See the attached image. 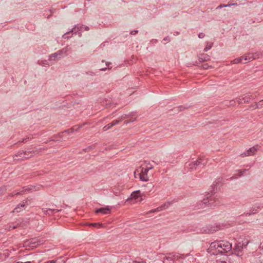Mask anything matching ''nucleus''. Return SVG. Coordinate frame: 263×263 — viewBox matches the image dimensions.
<instances>
[{
  "label": "nucleus",
  "mask_w": 263,
  "mask_h": 263,
  "mask_svg": "<svg viewBox=\"0 0 263 263\" xmlns=\"http://www.w3.org/2000/svg\"><path fill=\"white\" fill-rule=\"evenodd\" d=\"M232 243L228 241H215L210 243L207 252L211 255H217L224 254L232 250Z\"/></svg>",
  "instance_id": "obj_1"
},
{
  "label": "nucleus",
  "mask_w": 263,
  "mask_h": 263,
  "mask_svg": "<svg viewBox=\"0 0 263 263\" xmlns=\"http://www.w3.org/2000/svg\"><path fill=\"white\" fill-rule=\"evenodd\" d=\"M211 193L208 192L205 195L203 200L197 202L195 205L197 209L204 208L205 207L212 208L218 205L221 202V198L215 194L213 193V190Z\"/></svg>",
  "instance_id": "obj_2"
},
{
  "label": "nucleus",
  "mask_w": 263,
  "mask_h": 263,
  "mask_svg": "<svg viewBox=\"0 0 263 263\" xmlns=\"http://www.w3.org/2000/svg\"><path fill=\"white\" fill-rule=\"evenodd\" d=\"M207 160L203 157H199L196 160L191 163H186L185 167L189 171H193L198 168H202L207 164Z\"/></svg>",
  "instance_id": "obj_3"
},
{
  "label": "nucleus",
  "mask_w": 263,
  "mask_h": 263,
  "mask_svg": "<svg viewBox=\"0 0 263 263\" xmlns=\"http://www.w3.org/2000/svg\"><path fill=\"white\" fill-rule=\"evenodd\" d=\"M179 257V255L176 253H169L162 255L160 258L163 263H175Z\"/></svg>",
  "instance_id": "obj_4"
},
{
  "label": "nucleus",
  "mask_w": 263,
  "mask_h": 263,
  "mask_svg": "<svg viewBox=\"0 0 263 263\" xmlns=\"http://www.w3.org/2000/svg\"><path fill=\"white\" fill-rule=\"evenodd\" d=\"M256 97V95L251 92H248L244 94L241 97L236 98V100L238 104L243 103H248L250 100H253Z\"/></svg>",
  "instance_id": "obj_5"
},
{
  "label": "nucleus",
  "mask_w": 263,
  "mask_h": 263,
  "mask_svg": "<svg viewBox=\"0 0 263 263\" xmlns=\"http://www.w3.org/2000/svg\"><path fill=\"white\" fill-rule=\"evenodd\" d=\"M83 29V25L80 24L76 25L73 28H72L69 31L66 32L63 35L62 37L64 39H68L71 37V36H69L68 35L70 33H77L79 31H82Z\"/></svg>",
  "instance_id": "obj_6"
},
{
  "label": "nucleus",
  "mask_w": 263,
  "mask_h": 263,
  "mask_svg": "<svg viewBox=\"0 0 263 263\" xmlns=\"http://www.w3.org/2000/svg\"><path fill=\"white\" fill-rule=\"evenodd\" d=\"M72 51V48L69 46H66L65 47L57 51L58 54L59 59H61L65 56L68 55L69 53Z\"/></svg>",
  "instance_id": "obj_7"
},
{
  "label": "nucleus",
  "mask_w": 263,
  "mask_h": 263,
  "mask_svg": "<svg viewBox=\"0 0 263 263\" xmlns=\"http://www.w3.org/2000/svg\"><path fill=\"white\" fill-rule=\"evenodd\" d=\"M153 166L147 167L146 168H142L141 172L139 173V178L141 181H147L148 180L147 173L149 170L152 169Z\"/></svg>",
  "instance_id": "obj_8"
},
{
  "label": "nucleus",
  "mask_w": 263,
  "mask_h": 263,
  "mask_svg": "<svg viewBox=\"0 0 263 263\" xmlns=\"http://www.w3.org/2000/svg\"><path fill=\"white\" fill-rule=\"evenodd\" d=\"M27 245L31 248H35L37 246L41 245L43 243L42 241L40 240L37 238H33L27 240L26 242Z\"/></svg>",
  "instance_id": "obj_9"
},
{
  "label": "nucleus",
  "mask_w": 263,
  "mask_h": 263,
  "mask_svg": "<svg viewBox=\"0 0 263 263\" xmlns=\"http://www.w3.org/2000/svg\"><path fill=\"white\" fill-rule=\"evenodd\" d=\"M41 187V185H29L27 186H24L23 187V190L21 192H18L15 194V195H22V192L23 191H39Z\"/></svg>",
  "instance_id": "obj_10"
},
{
  "label": "nucleus",
  "mask_w": 263,
  "mask_h": 263,
  "mask_svg": "<svg viewBox=\"0 0 263 263\" xmlns=\"http://www.w3.org/2000/svg\"><path fill=\"white\" fill-rule=\"evenodd\" d=\"M28 201L24 200L22 201V203L18 204L12 211L13 213H19L22 211L23 208L27 204Z\"/></svg>",
  "instance_id": "obj_11"
},
{
  "label": "nucleus",
  "mask_w": 263,
  "mask_h": 263,
  "mask_svg": "<svg viewBox=\"0 0 263 263\" xmlns=\"http://www.w3.org/2000/svg\"><path fill=\"white\" fill-rule=\"evenodd\" d=\"M61 210L50 209V208H42V211L45 215H51L54 213L61 211Z\"/></svg>",
  "instance_id": "obj_12"
},
{
  "label": "nucleus",
  "mask_w": 263,
  "mask_h": 263,
  "mask_svg": "<svg viewBox=\"0 0 263 263\" xmlns=\"http://www.w3.org/2000/svg\"><path fill=\"white\" fill-rule=\"evenodd\" d=\"M256 151H257V149L254 146H253L252 147H250L249 149H248L245 152L241 154V155L243 157H246V156H252L255 154V153L256 152Z\"/></svg>",
  "instance_id": "obj_13"
},
{
  "label": "nucleus",
  "mask_w": 263,
  "mask_h": 263,
  "mask_svg": "<svg viewBox=\"0 0 263 263\" xmlns=\"http://www.w3.org/2000/svg\"><path fill=\"white\" fill-rule=\"evenodd\" d=\"M110 208L109 206L101 208L96 210V213H101L102 214H108L110 213Z\"/></svg>",
  "instance_id": "obj_14"
},
{
  "label": "nucleus",
  "mask_w": 263,
  "mask_h": 263,
  "mask_svg": "<svg viewBox=\"0 0 263 263\" xmlns=\"http://www.w3.org/2000/svg\"><path fill=\"white\" fill-rule=\"evenodd\" d=\"M260 206L259 205H255L250 209V212L244 213L243 215H245L246 216H250L256 214L258 212Z\"/></svg>",
  "instance_id": "obj_15"
},
{
  "label": "nucleus",
  "mask_w": 263,
  "mask_h": 263,
  "mask_svg": "<svg viewBox=\"0 0 263 263\" xmlns=\"http://www.w3.org/2000/svg\"><path fill=\"white\" fill-rule=\"evenodd\" d=\"M244 247L242 245V244L240 243V242H238L236 243L235 245L234 251L235 252V253H236L237 252V255L239 256V252H241L243 250Z\"/></svg>",
  "instance_id": "obj_16"
},
{
  "label": "nucleus",
  "mask_w": 263,
  "mask_h": 263,
  "mask_svg": "<svg viewBox=\"0 0 263 263\" xmlns=\"http://www.w3.org/2000/svg\"><path fill=\"white\" fill-rule=\"evenodd\" d=\"M245 62L243 63H247L255 59V55L253 53H248L243 56Z\"/></svg>",
  "instance_id": "obj_17"
},
{
  "label": "nucleus",
  "mask_w": 263,
  "mask_h": 263,
  "mask_svg": "<svg viewBox=\"0 0 263 263\" xmlns=\"http://www.w3.org/2000/svg\"><path fill=\"white\" fill-rule=\"evenodd\" d=\"M198 60L200 62L208 61L210 60V57L207 54L203 53L199 55Z\"/></svg>",
  "instance_id": "obj_18"
},
{
  "label": "nucleus",
  "mask_w": 263,
  "mask_h": 263,
  "mask_svg": "<svg viewBox=\"0 0 263 263\" xmlns=\"http://www.w3.org/2000/svg\"><path fill=\"white\" fill-rule=\"evenodd\" d=\"M219 229V228H218L217 227H215L214 226H208L207 227L206 229L204 230V231L207 233H213Z\"/></svg>",
  "instance_id": "obj_19"
},
{
  "label": "nucleus",
  "mask_w": 263,
  "mask_h": 263,
  "mask_svg": "<svg viewBox=\"0 0 263 263\" xmlns=\"http://www.w3.org/2000/svg\"><path fill=\"white\" fill-rule=\"evenodd\" d=\"M82 127V126L79 125H75L73 126L72 127H71L70 129H68L67 130H65L64 132H68V133H73L74 132H78L80 128Z\"/></svg>",
  "instance_id": "obj_20"
},
{
  "label": "nucleus",
  "mask_w": 263,
  "mask_h": 263,
  "mask_svg": "<svg viewBox=\"0 0 263 263\" xmlns=\"http://www.w3.org/2000/svg\"><path fill=\"white\" fill-rule=\"evenodd\" d=\"M173 201H167L158 207V209H160L161 211L166 209L168 208L173 203Z\"/></svg>",
  "instance_id": "obj_21"
},
{
  "label": "nucleus",
  "mask_w": 263,
  "mask_h": 263,
  "mask_svg": "<svg viewBox=\"0 0 263 263\" xmlns=\"http://www.w3.org/2000/svg\"><path fill=\"white\" fill-rule=\"evenodd\" d=\"M130 196L132 198L137 199L141 196L140 191L139 190L134 191L131 194Z\"/></svg>",
  "instance_id": "obj_22"
},
{
  "label": "nucleus",
  "mask_w": 263,
  "mask_h": 263,
  "mask_svg": "<svg viewBox=\"0 0 263 263\" xmlns=\"http://www.w3.org/2000/svg\"><path fill=\"white\" fill-rule=\"evenodd\" d=\"M34 152H35V151L33 149L23 151L24 156H23V158H24V159L29 158V157H30L31 156V155L30 156H29L28 154H33V153H34Z\"/></svg>",
  "instance_id": "obj_23"
},
{
  "label": "nucleus",
  "mask_w": 263,
  "mask_h": 263,
  "mask_svg": "<svg viewBox=\"0 0 263 263\" xmlns=\"http://www.w3.org/2000/svg\"><path fill=\"white\" fill-rule=\"evenodd\" d=\"M215 263H231L228 259V256H224L222 259L216 260Z\"/></svg>",
  "instance_id": "obj_24"
},
{
  "label": "nucleus",
  "mask_w": 263,
  "mask_h": 263,
  "mask_svg": "<svg viewBox=\"0 0 263 263\" xmlns=\"http://www.w3.org/2000/svg\"><path fill=\"white\" fill-rule=\"evenodd\" d=\"M18 226V224H14V223H11L9 224L7 228H5L6 230L8 231H11L12 230L15 229L17 228Z\"/></svg>",
  "instance_id": "obj_25"
},
{
  "label": "nucleus",
  "mask_w": 263,
  "mask_h": 263,
  "mask_svg": "<svg viewBox=\"0 0 263 263\" xmlns=\"http://www.w3.org/2000/svg\"><path fill=\"white\" fill-rule=\"evenodd\" d=\"M243 57H239V58H236L235 59H234L233 61V63L234 64H238V63H242V60L243 59Z\"/></svg>",
  "instance_id": "obj_26"
},
{
  "label": "nucleus",
  "mask_w": 263,
  "mask_h": 263,
  "mask_svg": "<svg viewBox=\"0 0 263 263\" xmlns=\"http://www.w3.org/2000/svg\"><path fill=\"white\" fill-rule=\"evenodd\" d=\"M51 58H53L54 60H55V59L60 60V59H59V56H58V54L57 52L53 53L52 54H51L49 55V60H50Z\"/></svg>",
  "instance_id": "obj_27"
},
{
  "label": "nucleus",
  "mask_w": 263,
  "mask_h": 263,
  "mask_svg": "<svg viewBox=\"0 0 263 263\" xmlns=\"http://www.w3.org/2000/svg\"><path fill=\"white\" fill-rule=\"evenodd\" d=\"M249 241L248 239H244L240 243L242 244L244 248H246L248 245Z\"/></svg>",
  "instance_id": "obj_28"
},
{
  "label": "nucleus",
  "mask_w": 263,
  "mask_h": 263,
  "mask_svg": "<svg viewBox=\"0 0 263 263\" xmlns=\"http://www.w3.org/2000/svg\"><path fill=\"white\" fill-rule=\"evenodd\" d=\"M237 5V3H234V4H227V5H220L219 6H218L217 7V9L218 8H221L222 7H231L232 6H235V5Z\"/></svg>",
  "instance_id": "obj_29"
},
{
  "label": "nucleus",
  "mask_w": 263,
  "mask_h": 263,
  "mask_svg": "<svg viewBox=\"0 0 263 263\" xmlns=\"http://www.w3.org/2000/svg\"><path fill=\"white\" fill-rule=\"evenodd\" d=\"M256 107H259V108L263 107V99L260 100L259 102H256Z\"/></svg>",
  "instance_id": "obj_30"
},
{
  "label": "nucleus",
  "mask_w": 263,
  "mask_h": 263,
  "mask_svg": "<svg viewBox=\"0 0 263 263\" xmlns=\"http://www.w3.org/2000/svg\"><path fill=\"white\" fill-rule=\"evenodd\" d=\"M120 122V120L118 119L117 120H114L112 122L110 123V126L113 127L114 126L118 124Z\"/></svg>",
  "instance_id": "obj_31"
},
{
  "label": "nucleus",
  "mask_w": 263,
  "mask_h": 263,
  "mask_svg": "<svg viewBox=\"0 0 263 263\" xmlns=\"http://www.w3.org/2000/svg\"><path fill=\"white\" fill-rule=\"evenodd\" d=\"M94 148H95V146L90 145V146H88L87 148L84 149L83 151H84L85 152H90L91 150L94 149Z\"/></svg>",
  "instance_id": "obj_32"
},
{
  "label": "nucleus",
  "mask_w": 263,
  "mask_h": 263,
  "mask_svg": "<svg viewBox=\"0 0 263 263\" xmlns=\"http://www.w3.org/2000/svg\"><path fill=\"white\" fill-rule=\"evenodd\" d=\"M212 46H213V43H211L210 44H209L208 43L206 46H205V47L204 49V52L208 51L209 50H210L212 48Z\"/></svg>",
  "instance_id": "obj_33"
},
{
  "label": "nucleus",
  "mask_w": 263,
  "mask_h": 263,
  "mask_svg": "<svg viewBox=\"0 0 263 263\" xmlns=\"http://www.w3.org/2000/svg\"><path fill=\"white\" fill-rule=\"evenodd\" d=\"M247 171H248V170H246V169L242 170H238V176L239 177L243 176L244 175V173Z\"/></svg>",
  "instance_id": "obj_34"
},
{
  "label": "nucleus",
  "mask_w": 263,
  "mask_h": 263,
  "mask_svg": "<svg viewBox=\"0 0 263 263\" xmlns=\"http://www.w3.org/2000/svg\"><path fill=\"white\" fill-rule=\"evenodd\" d=\"M201 67L204 69H208L209 68H212V67L211 66H209L208 64H204L202 65Z\"/></svg>",
  "instance_id": "obj_35"
},
{
  "label": "nucleus",
  "mask_w": 263,
  "mask_h": 263,
  "mask_svg": "<svg viewBox=\"0 0 263 263\" xmlns=\"http://www.w3.org/2000/svg\"><path fill=\"white\" fill-rule=\"evenodd\" d=\"M128 117V115H127L126 114H124V115H122L121 116V117L119 118V119L120 120V122H121L122 120L127 118Z\"/></svg>",
  "instance_id": "obj_36"
},
{
  "label": "nucleus",
  "mask_w": 263,
  "mask_h": 263,
  "mask_svg": "<svg viewBox=\"0 0 263 263\" xmlns=\"http://www.w3.org/2000/svg\"><path fill=\"white\" fill-rule=\"evenodd\" d=\"M110 124L109 123L107 125H105L104 127H103V130L104 131H106L110 128H111L112 127V126H110Z\"/></svg>",
  "instance_id": "obj_37"
},
{
  "label": "nucleus",
  "mask_w": 263,
  "mask_h": 263,
  "mask_svg": "<svg viewBox=\"0 0 263 263\" xmlns=\"http://www.w3.org/2000/svg\"><path fill=\"white\" fill-rule=\"evenodd\" d=\"M136 120V118H132L129 120H127V121H125L124 122V124H128L129 123H131V122H133L134 121H135Z\"/></svg>",
  "instance_id": "obj_38"
},
{
  "label": "nucleus",
  "mask_w": 263,
  "mask_h": 263,
  "mask_svg": "<svg viewBox=\"0 0 263 263\" xmlns=\"http://www.w3.org/2000/svg\"><path fill=\"white\" fill-rule=\"evenodd\" d=\"M161 211V210L160 209H158V207L156 209L152 210L151 211H149L148 212V213H154V212H158V211Z\"/></svg>",
  "instance_id": "obj_39"
},
{
  "label": "nucleus",
  "mask_w": 263,
  "mask_h": 263,
  "mask_svg": "<svg viewBox=\"0 0 263 263\" xmlns=\"http://www.w3.org/2000/svg\"><path fill=\"white\" fill-rule=\"evenodd\" d=\"M24 154L23 152H18L16 155H15V157H22L23 158L22 155Z\"/></svg>",
  "instance_id": "obj_40"
},
{
  "label": "nucleus",
  "mask_w": 263,
  "mask_h": 263,
  "mask_svg": "<svg viewBox=\"0 0 263 263\" xmlns=\"http://www.w3.org/2000/svg\"><path fill=\"white\" fill-rule=\"evenodd\" d=\"M237 102L236 99L235 100H231L230 102H229V103H230V105H234V103Z\"/></svg>",
  "instance_id": "obj_41"
},
{
  "label": "nucleus",
  "mask_w": 263,
  "mask_h": 263,
  "mask_svg": "<svg viewBox=\"0 0 263 263\" xmlns=\"http://www.w3.org/2000/svg\"><path fill=\"white\" fill-rule=\"evenodd\" d=\"M138 30H135L131 31L130 32V34L132 35H135V34L138 33Z\"/></svg>",
  "instance_id": "obj_42"
},
{
  "label": "nucleus",
  "mask_w": 263,
  "mask_h": 263,
  "mask_svg": "<svg viewBox=\"0 0 263 263\" xmlns=\"http://www.w3.org/2000/svg\"><path fill=\"white\" fill-rule=\"evenodd\" d=\"M205 36L204 34L203 33H200L198 34V37L200 39H202Z\"/></svg>",
  "instance_id": "obj_43"
},
{
  "label": "nucleus",
  "mask_w": 263,
  "mask_h": 263,
  "mask_svg": "<svg viewBox=\"0 0 263 263\" xmlns=\"http://www.w3.org/2000/svg\"><path fill=\"white\" fill-rule=\"evenodd\" d=\"M129 263H146V262L145 261H132V262H129Z\"/></svg>",
  "instance_id": "obj_44"
},
{
  "label": "nucleus",
  "mask_w": 263,
  "mask_h": 263,
  "mask_svg": "<svg viewBox=\"0 0 263 263\" xmlns=\"http://www.w3.org/2000/svg\"><path fill=\"white\" fill-rule=\"evenodd\" d=\"M91 225L94 227H97V226L98 225H102V224H100V223H91Z\"/></svg>",
  "instance_id": "obj_45"
},
{
  "label": "nucleus",
  "mask_w": 263,
  "mask_h": 263,
  "mask_svg": "<svg viewBox=\"0 0 263 263\" xmlns=\"http://www.w3.org/2000/svg\"><path fill=\"white\" fill-rule=\"evenodd\" d=\"M163 40L165 41H170V39L169 36H166L163 39Z\"/></svg>",
  "instance_id": "obj_46"
},
{
  "label": "nucleus",
  "mask_w": 263,
  "mask_h": 263,
  "mask_svg": "<svg viewBox=\"0 0 263 263\" xmlns=\"http://www.w3.org/2000/svg\"><path fill=\"white\" fill-rule=\"evenodd\" d=\"M83 28L84 29V30L85 31H88L89 30V28L88 26H84L83 25Z\"/></svg>",
  "instance_id": "obj_47"
},
{
  "label": "nucleus",
  "mask_w": 263,
  "mask_h": 263,
  "mask_svg": "<svg viewBox=\"0 0 263 263\" xmlns=\"http://www.w3.org/2000/svg\"><path fill=\"white\" fill-rule=\"evenodd\" d=\"M16 263H34L33 262L31 261H26V262H22V261H17Z\"/></svg>",
  "instance_id": "obj_48"
},
{
  "label": "nucleus",
  "mask_w": 263,
  "mask_h": 263,
  "mask_svg": "<svg viewBox=\"0 0 263 263\" xmlns=\"http://www.w3.org/2000/svg\"><path fill=\"white\" fill-rule=\"evenodd\" d=\"M151 42L152 43H157V40L156 39H153L151 40Z\"/></svg>",
  "instance_id": "obj_49"
},
{
  "label": "nucleus",
  "mask_w": 263,
  "mask_h": 263,
  "mask_svg": "<svg viewBox=\"0 0 263 263\" xmlns=\"http://www.w3.org/2000/svg\"><path fill=\"white\" fill-rule=\"evenodd\" d=\"M24 139H25V141L27 142V141H28L30 139H31V138H30L29 137H27L26 138H24Z\"/></svg>",
  "instance_id": "obj_50"
},
{
  "label": "nucleus",
  "mask_w": 263,
  "mask_h": 263,
  "mask_svg": "<svg viewBox=\"0 0 263 263\" xmlns=\"http://www.w3.org/2000/svg\"><path fill=\"white\" fill-rule=\"evenodd\" d=\"M252 106L254 109L256 108H259V107H256V103Z\"/></svg>",
  "instance_id": "obj_51"
},
{
  "label": "nucleus",
  "mask_w": 263,
  "mask_h": 263,
  "mask_svg": "<svg viewBox=\"0 0 263 263\" xmlns=\"http://www.w3.org/2000/svg\"><path fill=\"white\" fill-rule=\"evenodd\" d=\"M216 185V184H213V185L212 186V190H214V188L215 187V186Z\"/></svg>",
  "instance_id": "obj_52"
},
{
  "label": "nucleus",
  "mask_w": 263,
  "mask_h": 263,
  "mask_svg": "<svg viewBox=\"0 0 263 263\" xmlns=\"http://www.w3.org/2000/svg\"><path fill=\"white\" fill-rule=\"evenodd\" d=\"M43 64H48V61L46 60H45L43 61Z\"/></svg>",
  "instance_id": "obj_53"
},
{
  "label": "nucleus",
  "mask_w": 263,
  "mask_h": 263,
  "mask_svg": "<svg viewBox=\"0 0 263 263\" xmlns=\"http://www.w3.org/2000/svg\"><path fill=\"white\" fill-rule=\"evenodd\" d=\"M110 64H111L110 63L107 62V63H106V66H109L110 65Z\"/></svg>",
  "instance_id": "obj_54"
},
{
  "label": "nucleus",
  "mask_w": 263,
  "mask_h": 263,
  "mask_svg": "<svg viewBox=\"0 0 263 263\" xmlns=\"http://www.w3.org/2000/svg\"><path fill=\"white\" fill-rule=\"evenodd\" d=\"M20 142H23V143L26 142V141H25V139H22V140L21 141H20Z\"/></svg>",
  "instance_id": "obj_55"
},
{
  "label": "nucleus",
  "mask_w": 263,
  "mask_h": 263,
  "mask_svg": "<svg viewBox=\"0 0 263 263\" xmlns=\"http://www.w3.org/2000/svg\"><path fill=\"white\" fill-rule=\"evenodd\" d=\"M106 69H107V68H102V69H101L100 70H102V71H105V70H106Z\"/></svg>",
  "instance_id": "obj_56"
},
{
  "label": "nucleus",
  "mask_w": 263,
  "mask_h": 263,
  "mask_svg": "<svg viewBox=\"0 0 263 263\" xmlns=\"http://www.w3.org/2000/svg\"><path fill=\"white\" fill-rule=\"evenodd\" d=\"M176 33L177 35H178L179 34V32H176Z\"/></svg>",
  "instance_id": "obj_57"
},
{
  "label": "nucleus",
  "mask_w": 263,
  "mask_h": 263,
  "mask_svg": "<svg viewBox=\"0 0 263 263\" xmlns=\"http://www.w3.org/2000/svg\"><path fill=\"white\" fill-rule=\"evenodd\" d=\"M151 166H153L152 165H149V166H147V167H151Z\"/></svg>",
  "instance_id": "obj_58"
},
{
  "label": "nucleus",
  "mask_w": 263,
  "mask_h": 263,
  "mask_svg": "<svg viewBox=\"0 0 263 263\" xmlns=\"http://www.w3.org/2000/svg\"><path fill=\"white\" fill-rule=\"evenodd\" d=\"M63 133H60L59 135H61L63 134Z\"/></svg>",
  "instance_id": "obj_59"
},
{
  "label": "nucleus",
  "mask_w": 263,
  "mask_h": 263,
  "mask_svg": "<svg viewBox=\"0 0 263 263\" xmlns=\"http://www.w3.org/2000/svg\"><path fill=\"white\" fill-rule=\"evenodd\" d=\"M88 1H90L91 0H87Z\"/></svg>",
  "instance_id": "obj_60"
},
{
  "label": "nucleus",
  "mask_w": 263,
  "mask_h": 263,
  "mask_svg": "<svg viewBox=\"0 0 263 263\" xmlns=\"http://www.w3.org/2000/svg\"><path fill=\"white\" fill-rule=\"evenodd\" d=\"M0 256H1V254H0Z\"/></svg>",
  "instance_id": "obj_61"
}]
</instances>
